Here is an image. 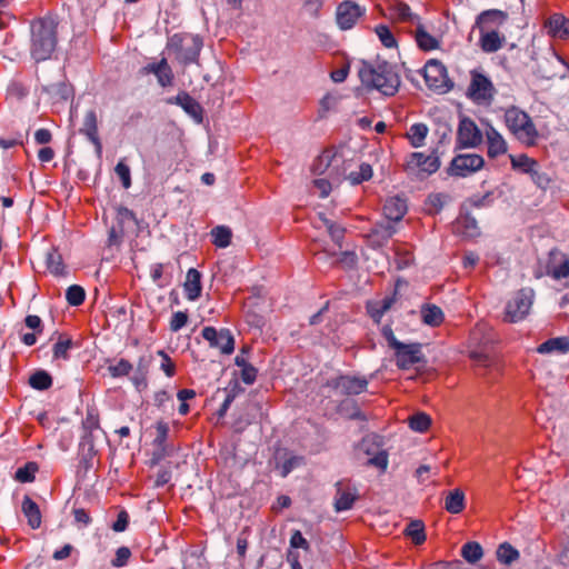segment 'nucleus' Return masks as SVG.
Returning a JSON list of instances; mask_svg holds the SVG:
<instances>
[{
  "label": "nucleus",
  "instance_id": "obj_38",
  "mask_svg": "<svg viewBox=\"0 0 569 569\" xmlns=\"http://www.w3.org/2000/svg\"><path fill=\"white\" fill-rule=\"evenodd\" d=\"M107 370L112 378H122L129 376L133 366L127 359H119L116 362H109Z\"/></svg>",
  "mask_w": 569,
  "mask_h": 569
},
{
  "label": "nucleus",
  "instance_id": "obj_10",
  "mask_svg": "<svg viewBox=\"0 0 569 569\" xmlns=\"http://www.w3.org/2000/svg\"><path fill=\"white\" fill-rule=\"evenodd\" d=\"M327 386L340 396H357L367 390L368 380L366 378L340 376L327 382Z\"/></svg>",
  "mask_w": 569,
  "mask_h": 569
},
{
  "label": "nucleus",
  "instance_id": "obj_28",
  "mask_svg": "<svg viewBox=\"0 0 569 569\" xmlns=\"http://www.w3.org/2000/svg\"><path fill=\"white\" fill-rule=\"evenodd\" d=\"M22 512L28 519V525L32 529L41 526V512L39 506L29 497L24 496L22 501Z\"/></svg>",
  "mask_w": 569,
  "mask_h": 569
},
{
  "label": "nucleus",
  "instance_id": "obj_23",
  "mask_svg": "<svg viewBox=\"0 0 569 569\" xmlns=\"http://www.w3.org/2000/svg\"><path fill=\"white\" fill-rule=\"evenodd\" d=\"M183 288L186 297L190 301H194L201 296V273L197 269L191 268L188 270Z\"/></svg>",
  "mask_w": 569,
  "mask_h": 569
},
{
  "label": "nucleus",
  "instance_id": "obj_51",
  "mask_svg": "<svg viewBox=\"0 0 569 569\" xmlns=\"http://www.w3.org/2000/svg\"><path fill=\"white\" fill-rule=\"evenodd\" d=\"M376 33H377L379 40L381 41V43L386 48H395L397 46L396 38L387 26H385V24L377 26Z\"/></svg>",
  "mask_w": 569,
  "mask_h": 569
},
{
  "label": "nucleus",
  "instance_id": "obj_22",
  "mask_svg": "<svg viewBox=\"0 0 569 569\" xmlns=\"http://www.w3.org/2000/svg\"><path fill=\"white\" fill-rule=\"evenodd\" d=\"M86 435L83 436L82 446H88V452L90 456L94 455V445L92 441V432L100 428L98 413L93 410H88L86 419L82 422Z\"/></svg>",
  "mask_w": 569,
  "mask_h": 569
},
{
  "label": "nucleus",
  "instance_id": "obj_1",
  "mask_svg": "<svg viewBox=\"0 0 569 569\" xmlns=\"http://www.w3.org/2000/svg\"><path fill=\"white\" fill-rule=\"evenodd\" d=\"M362 86L367 90H377L383 96H395L400 87V77L395 67L387 61H362L358 70Z\"/></svg>",
  "mask_w": 569,
  "mask_h": 569
},
{
  "label": "nucleus",
  "instance_id": "obj_30",
  "mask_svg": "<svg viewBox=\"0 0 569 569\" xmlns=\"http://www.w3.org/2000/svg\"><path fill=\"white\" fill-rule=\"evenodd\" d=\"M445 509L453 515L460 513L465 509V493L461 489L449 491L445 500Z\"/></svg>",
  "mask_w": 569,
  "mask_h": 569
},
{
  "label": "nucleus",
  "instance_id": "obj_32",
  "mask_svg": "<svg viewBox=\"0 0 569 569\" xmlns=\"http://www.w3.org/2000/svg\"><path fill=\"white\" fill-rule=\"evenodd\" d=\"M415 39L418 47L423 51H431L439 47V41L418 24L415 31Z\"/></svg>",
  "mask_w": 569,
  "mask_h": 569
},
{
  "label": "nucleus",
  "instance_id": "obj_36",
  "mask_svg": "<svg viewBox=\"0 0 569 569\" xmlns=\"http://www.w3.org/2000/svg\"><path fill=\"white\" fill-rule=\"evenodd\" d=\"M405 535L409 537L415 545H421L426 541L425 525L421 520H412L405 529Z\"/></svg>",
  "mask_w": 569,
  "mask_h": 569
},
{
  "label": "nucleus",
  "instance_id": "obj_57",
  "mask_svg": "<svg viewBox=\"0 0 569 569\" xmlns=\"http://www.w3.org/2000/svg\"><path fill=\"white\" fill-rule=\"evenodd\" d=\"M158 355L162 358V361H161V365H160L161 370H163V372L168 377L174 376V373H176V365L173 363L171 358L163 350H159Z\"/></svg>",
  "mask_w": 569,
  "mask_h": 569
},
{
  "label": "nucleus",
  "instance_id": "obj_62",
  "mask_svg": "<svg viewBox=\"0 0 569 569\" xmlns=\"http://www.w3.org/2000/svg\"><path fill=\"white\" fill-rule=\"evenodd\" d=\"M313 188L318 191L321 198H326L331 191V183L327 179L320 178L313 181Z\"/></svg>",
  "mask_w": 569,
  "mask_h": 569
},
{
  "label": "nucleus",
  "instance_id": "obj_9",
  "mask_svg": "<svg viewBox=\"0 0 569 569\" xmlns=\"http://www.w3.org/2000/svg\"><path fill=\"white\" fill-rule=\"evenodd\" d=\"M485 160L480 154L466 153L456 156L449 167V174L456 177H467L480 170Z\"/></svg>",
  "mask_w": 569,
  "mask_h": 569
},
{
  "label": "nucleus",
  "instance_id": "obj_63",
  "mask_svg": "<svg viewBox=\"0 0 569 569\" xmlns=\"http://www.w3.org/2000/svg\"><path fill=\"white\" fill-rule=\"evenodd\" d=\"M128 523H129V515L127 511L121 510L118 513L117 520L112 525V529L116 532H122L127 529Z\"/></svg>",
  "mask_w": 569,
  "mask_h": 569
},
{
  "label": "nucleus",
  "instance_id": "obj_18",
  "mask_svg": "<svg viewBox=\"0 0 569 569\" xmlns=\"http://www.w3.org/2000/svg\"><path fill=\"white\" fill-rule=\"evenodd\" d=\"M80 132L93 143L98 156H101L102 144L98 136V120L94 110H88L86 112Z\"/></svg>",
  "mask_w": 569,
  "mask_h": 569
},
{
  "label": "nucleus",
  "instance_id": "obj_64",
  "mask_svg": "<svg viewBox=\"0 0 569 569\" xmlns=\"http://www.w3.org/2000/svg\"><path fill=\"white\" fill-rule=\"evenodd\" d=\"M183 569H208V563L198 555H191L189 562L184 563Z\"/></svg>",
  "mask_w": 569,
  "mask_h": 569
},
{
  "label": "nucleus",
  "instance_id": "obj_7",
  "mask_svg": "<svg viewBox=\"0 0 569 569\" xmlns=\"http://www.w3.org/2000/svg\"><path fill=\"white\" fill-rule=\"evenodd\" d=\"M496 89L489 78L483 73L472 70L471 80L468 87V97L479 104H490Z\"/></svg>",
  "mask_w": 569,
  "mask_h": 569
},
{
  "label": "nucleus",
  "instance_id": "obj_26",
  "mask_svg": "<svg viewBox=\"0 0 569 569\" xmlns=\"http://www.w3.org/2000/svg\"><path fill=\"white\" fill-rule=\"evenodd\" d=\"M505 37L500 36L498 31L481 30L480 47L485 52L492 53L501 49Z\"/></svg>",
  "mask_w": 569,
  "mask_h": 569
},
{
  "label": "nucleus",
  "instance_id": "obj_35",
  "mask_svg": "<svg viewBox=\"0 0 569 569\" xmlns=\"http://www.w3.org/2000/svg\"><path fill=\"white\" fill-rule=\"evenodd\" d=\"M451 200L448 193H431L426 200V208L429 213L436 214Z\"/></svg>",
  "mask_w": 569,
  "mask_h": 569
},
{
  "label": "nucleus",
  "instance_id": "obj_16",
  "mask_svg": "<svg viewBox=\"0 0 569 569\" xmlns=\"http://www.w3.org/2000/svg\"><path fill=\"white\" fill-rule=\"evenodd\" d=\"M547 274L555 280L567 278L569 276V257L560 250H551L547 263Z\"/></svg>",
  "mask_w": 569,
  "mask_h": 569
},
{
  "label": "nucleus",
  "instance_id": "obj_52",
  "mask_svg": "<svg viewBox=\"0 0 569 569\" xmlns=\"http://www.w3.org/2000/svg\"><path fill=\"white\" fill-rule=\"evenodd\" d=\"M323 224L326 226L331 239L338 244V246H341V241L345 237V229L332 222L331 220L327 219V218H321Z\"/></svg>",
  "mask_w": 569,
  "mask_h": 569
},
{
  "label": "nucleus",
  "instance_id": "obj_21",
  "mask_svg": "<svg viewBox=\"0 0 569 569\" xmlns=\"http://www.w3.org/2000/svg\"><path fill=\"white\" fill-rule=\"evenodd\" d=\"M171 103L180 106L188 114L197 121L202 120V108L189 93L180 92L170 100Z\"/></svg>",
  "mask_w": 569,
  "mask_h": 569
},
{
  "label": "nucleus",
  "instance_id": "obj_27",
  "mask_svg": "<svg viewBox=\"0 0 569 569\" xmlns=\"http://www.w3.org/2000/svg\"><path fill=\"white\" fill-rule=\"evenodd\" d=\"M507 19V13L498 10L491 9L481 12L478 18L476 24L480 28V30L488 29L491 24H501Z\"/></svg>",
  "mask_w": 569,
  "mask_h": 569
},
{
  "label": "nucleus",
  "instance_id": "obj_41",
  "mask_svg": "<svg viewBox=\"0 0 569 569\" xmlns=\"http://www.w3.org/2000/svg\"><path fill=\"white\" fill-rule=\"evenodd\" d=\"M39 470L37 462H27L23 467L17 469L14 479L21 483L34 481L36 473Z\"/></svg>",
  "mask_w": 569,
  "mask_h": 569
},
{
  "label": "nucleus",
  "instance_id": "obj_56",
  "mask_svg": "<svg viewBox=\"0 0 569 569\" xmlns=\"http://www.w3.org/2000/svg\"><path fill=\"white\" fill-rule=\"evenodd\" d=\"M302 462V458L298 456H291L283 461L280 466V472L282 477H287L295 468Z\"/></svg>",
  "mask_w": 569,
  "mask_h": 569
},
{
  "label": "nucleus",
  "instance_id": "obj_4",
  "mask_svg": "<svg viewBox=\"0 0 569 569\" xmlns=\"http://www.w3.org/2000/svg\"><path fill=\"white\" fill-rule=\"evenodd\" d=\"M202 39L197 34L176 33L169 38L167 48L184 64L198 61L202 49Z\"/></svg>",
  "mask_w": 569,
  "mask_h": 569
},
{
  "label": "nucleus",
  "instance_id": "obj_8",
  "mask_svg": "<svg viewBox=\"0 0 569 569\" xmlns=\"http://www.w3.org/2000/svg\"><path fill=\"white\" fill-rule=\"evenodd\" d=\"M360 449L369 457L367 465L386 471L388 453L382 449V440L377 435H368L360 442Z\"/></svg>",
  "mask_w": 569,
  "mask_h": 569
},
{
  "label": "nucleus",
  "instance_id": "obj_12",
  "mask_svg": "<svg viewBox=\"0 0 569 569\" xmlns=\"http://www.w3.org/2000/svg\"><path fill=\"white\" fill-rule=\"evenodd\" d=\"M396 365L399 369L407 370L423 361V353L421 345L416 343H400L395 349Z\"/></svg>",
  "mask_w": 569,
  "mask_h": 569
},
{
  "label": "nucleus",
  "instance_id": "obj_46",
  "mask_svg": "<svg viewBox=\"0 0 569 569\" xmlns=\"http://www.w3.org/2000/svg\"><path fill=\"white\" fill-rule=\"evenodd\" d=\"M29 94V88L18 80H12L7 87V96L17 101L23 100Z\"/></svg>",
  "mask_w": 569,
  "mask_h": 569
},
{
  "label": "nucleus",
  "instance_id": "obj_29",
  "mask_svg": "<svg viewBox=\"0 0 569 569\" xmlns=\"http://www.w3.org/2000/svg\"><path fill=\"white\" fill-rule=\"evenodd\" d=\"M341 158L332 154L330 151H325L320 154L313 163V171L318 174H322L328 172V176L331 177L332 172L330 170L331 167H337L341 162Z\"/></svg>",
  "mask_w": 569,
  "mask_h": 569
},
{
  "label": "nucleus",
  "instance_id": "obj_50",
  "mask_svg": "<svg viewBox=\"0 0 569 569\" xmlns=\"http://www.w3.org/2000/svg\"><path fill=\"white\" fill-rule=\"evenodd\" d=\"M86 298L84 289L78 284H72L67 289L66 299L70 306H80Z\"/></svg>",
  "mask_w": 569,
  "mask_h": 569
},
{
  "label": "nucleus",
  "instance_id": "obj_60",
  "mask_svg": "<svg viewBox=\"0 0 569 569\" xmlns=\"http://www.w3.org/2000/svg\"><path fill=\"white\" fill-rule=\"evenodd\" d=\"M470 358L473 360L475 365L478 367L487 368V367H490L492 363V360L489 357V355L483 351H477V350L471 351Z\"/></svg>",
  "mask_w": 569,
  "mask_h": 569
},
{
  "label": "nucleus",
  "instance_id": "obj_5",
  "mask_svg": "<svg viewBox=\"0 0 569 569\" xmlns=\"http://www.w3.org/2000/svg\"><path fill=\"white\" fill-rule=\"evenodd\" d=\"M535 291L531 288L518 290L506 305L505 320L518 322L525 319L532 307Z\"/></svg>",
  "mask_w": 569,
  "mask_h": 569
},
{
  "label": "nucleus",
  "instance_id": "obj_20",
  "mask_svg": "<svg viewBox=\"0 0 569 569\" xmlns=\"http://www.w3.org/2000/svg\"><path fill=\"white\" fill-rule=\"evenodd\" d=\"M406 212V200L400 197L388 198L383 204V214L389 221H400Z\"/></svg>",
  "mask_w": 569,
  "mask_h": 569
},
{
  "label": "nucleus",
  "instance_id": "obj_45",
  "mask_svg": "<svg viewBox=\"0 0 569 569\" xmlns=\"http://www.w3.org/2000/svg\"><path fill=\"white\" fill-rule=\"evenodd\" d=\"M372 177V168L369 163H361L358 171H351L348 174V180L351 184H360L363 181H368Z\"/></svg>",
  "mask_w": 569,
  "mask_h": 569
},
{
  "label": "nucleus",
  "instance_id": "obj_39",
  "mask_svg": "<svg viewBox=\"0 0 569 569\" xmlns=\"http://www.w3.org/2000/svg\"><path fill=\"white\" fill-rule=\"evenodd\" d=\"M212 243L218 248H227L231 242L232 232L230 228L218 226L211 230Z\"/></svg>",
  "mask_w": 569,
  "mask_h": 569
},
{
  "label": "nucleus",
  "instance_id": "obj_24",
  "mask_svg": "<svg viewBox=\"0 0 569 569\" xmlns=\"http://www.w3.org/2000/svg\"><path fill=\"white\" fill-rule=\"evenodd\" d=\"M537 351L541 355H566L569 351V339L567 337L550 338L542 342Z\"/></svg>",
  "mask_w": 569,
  "mask_h": 569
},
{
  "label": "nucleus",
  "instance_id": "obj_55",
  "mask_svg": "<svg viewBox=\"0 0 569 569\" xmlns=\"http://www.w3.org/2000/svg\"><path fill=\"white\" fill-rule=\"evenodd\" d=\"M156 438L153 440V443L157 447H162L168 438L169 433V426L164 421H158L156 425Z\"/></svg>",
  "mask_w": 569,
  "mask_h": 569
},
{
  "label": "nucleus",
  "instance_id": "obj_48",
  "mask_svg": "<svg viewBox=\"0 0 569 569\" xmlns=\"http://www.w3.org/2000/svg\"><path fill=\"white\" fill-rule=\"evenodd\" d=\"M431 425V418L425 412L415 413L409 418V427L418 432H425Z\"/></svg>",
  "mask_w": 569,
  "mask_h": 569
},
{
  "label": "nucleus",
  "instance_id": "obj_53",
  "mask_svg": "<svg viewBox=\"0 0 569 569\" xmlns=\"http://www.w3.org/2000/svg\"><path fill=\"white\" fill-rule=\"evenodd\" d=\"M72 347V340L69 338H62L60 337L57 343L53 346V357L59 359H68L69 358V350Z\"/></svg>",
  "mask_w": 569,
  "mask_h": 569
},
{
  "label": "nucleus",
  "instance_id": "obj_13",
  "mask_svg": "<svg viewBox=\"0 0 569 569\" xmlns=\"http://www.w3.org/2000/svg\"><path fill=\"white\" fill-rule=\"evenodd\" d=\"M202 337L209 342L210 347L220 349L223 355H230L234 350V339L228 329L217 330L213 327H204Z\"/></svg>",
  "mask_w": 569,
  "mask_h": 569
},
{
  "label": "nucleus",
  "instance_id": "obj_25",
  "mask_svg": "<svg viewBox=\"0 0 569 569\" xmlns=\"http://www.w3.org/2000/svg\"><path fill=\"white\" fill-rule=\"evenodd\" d=\"M546 28L552 37L565 39L569 34V20L562 14H553L548 19Z\"/></svg>",
  "mask_w": 569,
  "mask_h": 569
},
{
  "label": "nucleus",
  "instance_id": "obj_3",
  "mask_svg": "<svg viewBox=\"0 0 569 569\" xmlns=\"http://www.w3.org/2000/svg\"><path fill=\"white\" fill-rule=\"evenodd\" d=\"M503 110V122L510 134L526 147H533L539 139V132L531 117L517 106Z\"/></svg>",
  "mask_w": 569,
  "mask_h": 569
},
{
  "label": "nucleus",
  "instance_id": "obj_37",
  "mask_svg": "<svg viewBox=\"0 0 569 569\" xmlns=\"http://www.w3.org/2000/svg\"><path fill=\"white\" fill-rule=\"evenodd\" d=\"M462 558L469 563L478 562L483 556V549L480 543L476 541H469L461 548Z\"/></svg>",
  "mask_w": 569,
  "mask_h": 569
},
{
  "label": "nucleus",
  "instance_id": "obj_31",
  "mask_svg": "<svg viewBox=\"0 0 569 569\" xmlns=\"http://www.w3.org/2000/svg\"><path fill=\"white\" fill-rule=\"evenodd\" d=\"M421 318L423 323L430 327H438L443 321V312L436 305H425L421 308Z\"/></svg>",
  "mask_w": 569,
  "mask_h": 569
},
{
  "label": "nucleus",
  "instance_id": "obj_58",
  "mask_svg": "<svg viewBox=\"0 0 569 569\" xmlns=\"http://www.w3.org/2000/svg\"><path fill=\"white\" fill-rule=\"evenodd\" d=\"M463 226L466 228V236L475 237L478 234L477 221L470 217H463L458 220V227Z\"/></svg>",
  "mask_w": 569,
  "mask_h": 569
},
{
  "label": "nucleus",
  "instance_id": "obj_54",
  "mask_svg": "<svg viewBox=\"0 0 569 569\" xmlns=\"http://www.w3.org/2000/svg\"><path fill=\"white\" fill-rule=\"evenodd\" d=\"M117 176L120 178L123 188L131 186L130 168L123 161H119L114 168Z\"/></svg>",
  "mask_w": 569,
  "mask_h": 569
},
{
  "label": "nucleus",
  "instance_id": "obj_14",
  "mask_svg": "<svg viewBox=\"0 0 569 569\" xmlns=\"http://www.w3.org/2000/svg\"><path fill=\"white\" fill-rule=\"evenodd\" d=\"M365 12V8H361L356 2L349 0L342 1L338 4L336 10L337 24L341 30H349Z\"/></svg>",
  "mask_w": 569,
  "mask_h": 569
},
{
  "label": "nucleus",
  "instance_id": "obj_17",
  "mask_svg": "<svg viewBox=\"0 0 569 569\" xmlns=\"http://www.w3.org/2000/svg\"><path fill=\"white\" fill-rule=\"evenodd\" d=\"M487 154L489 158H497L507 153L508 143L503 136L490 123L487 124L485 130Z\"/></svg>",
  "mask_w": 569,
  "mask_h": 569
},
{
  "label": "nucleus",
  "instance_id": "obj_34",
  "mask_svg": "<svg viewBox=\"0 0 569 569\" xmlns=\"http://www.w3.org/2000/svg\"><path fill=\"white\" fill-rule=\"evenodd\" d=\"M428 132L429 129L425 123H415L409 128L407 137L413 148H419L423 146Z\"/></svg>",
  "mask_w": 569,
  "mask_h": 569
},
{
  "label": "nucleus",
  "instance_id": "obj_33",
  "mask_svg": "<svg viewBox=\"0 0 569 569\" xmlns=\"http://www.w3.org/2000/svg\"><path fill=\"white\" fill-rule=\"evenodd\" d=\"M510 162L512 169L519 170L528 174L535 173L536 168H539V163L535 159L528 157L525 153L518 156H510Z\"/></svg>",
  "mask_w": 569,
  "mask_h": 569
},
{
  "label": "nucleus",
  "instance_id": "obj_49",
  "mask_svg": "<svg viewBox=\"0 0 569 569\" xmlns=\"http://www.w3.org/2000/svg\"><path fill=\"white\" fill-rule=\"evenodd\" d=\"M519 557L518 550H516L509 543H502L497 550V558L500 562L510 565Z\"/></svg>",
  "mask_w": 569,
  "mask_h": 569
},
{
  "label": "nucleus",
  "instance_id": "obj_2",
  "mask_svg": "<svg viewBox=\"0 0 569 569\" xmlns=\"http://www.w3.org/2000/svg\"><path fill=\"white\" fill-rule=\"evenodd\" d=\"M57 22L41 18L31 23L30 54L38 63L51 58L58 43Z\"/></svg>",
  "mask_w": 569,
  "mask_h": 569
},
{
  "label": "nucleus",
  "instance_id": "obj_43",
  "mask_svg": "<svg viewBox=\"0 0 569 569\" xmlns=\"http://www.w3.org/2000/svg\"><path fill=\"white\" fill-rule=\"evenodd\" d=\"M46 262H47L48 270L52 274H54V276L64 274V266L62 262V257L56 249H52L47 253Z\"/></svg>",
  "mask_w": 569,
  "mask_h": 569
},
{
  "label": "nucleus",
  "instance_id": "obj_19",
  "mask_svg": "<svg viewBox=\"0 0 569 569\" xmlns=\"http://www.w3.org/2000/svg\"><path fill=\"white\" fill-rule=\"evenodd\" d=\"M337 493L335 498V508L336 511H346L352 508L353 502L358 498V492L356 488H351L349 485H345L339 481L336 485Z\"/></svg>",
  "mask_w": 569,
  "mask_h": 569
},
{
  "label": "nucleus",
  "instance_id": "obj_15",
  "mask_svg": "<svg viewBox=\"0 0 569 569\" xmlns=\"http://www.w3.org/2000/svg\"><path fill=\"white\" fill-rule=\"evenodd\" d=\"M423 77L429 88L436 90H448L447 86V70L445 66L437 61L430 60L426 63L423 69Z\"/></svg>",
  "mask_w": 569,
  "mask_h": 569
},
{
  "label": "nucleus",
  "instance_id": "obj_44",
  "mask_svg": "<svg viewBox=\"0 0 569 569\" xmlns=\"http://www.w3.org/2000/svg\"><path fill=\"white\" fill-rule=\"evenodd\" d=\"M29 385L37 390H47L52 386V378L47 371L38 370L30 376Z\"/></svg>",
  "mask_w": 569,
  "mask_h": 569
},
{
  "label": "nucleus",
  "instance_id": "obj_59",
  "mask_svg": "<svg viewBox=\"0 0 569 569\" xmlns=\"http://www.w3.org/2000/svg\"><path fill=\"white\" fill-rule=\"evenodd\" d=\"M188 322V315L182 311H177L172 315L170 321V329L172 331H179L182 327H184Z\"/></svg>",
  "mask_w": 569,
  "mask_h": 569
},
{
  "label": "nucleus",
  "instance_id": "obj_11",
  "mask_svg": "<svg viewBox=\"0 0 569 569\" xmlns=\"http://www.w3.org/2000/svg\"><path fill=\"white\" fill-rule=\"evenodd\" d=\"M483 139V134L470 118H462L459 121L457 130V147L458 148H476Z\"/></svg>",
  "mask_w": 569,
  "mask_h": 569
},
{
  "label": "nucleus",
  "instance_id": "obj_61",
  "mask_svg": "<svg viewBox=\"0 0 569 569\" xmlns=\"http://www.w3.org/2000/svg\"><path fill=\"white\" fill-rule=\"evenodd\" d=\"M131 556V551L128 547H120L116 552V557L112 560L113 567H123Z\"/></svg>",
  "mask_w": 569,
  "mask_h": 569
},
{
  "label": "nucleus",
  "instance_id": "obj_47",
  "mask_svg": "<svg viewBox=\"0 0 569 569\" xmlns=\"http://www.w3.org/2000/svg\"><path fill=\"white\" fill-rule=\"evenodd\" d=\"M158 83L161 87H169L172 86L173 82V72L171 67L168 64V61L166 58H162L160 60V69L156 74Z\"/></svg>",
  "mask_w": 569,
  "mask_h": 569
},
{
  "label": "nucleus",
  "instance_id": "obj_6",
  "mask_svg": "<svg viewBox=\"0 0 569 569\" xmlns=\"http://www.w3.org/2000/svg\"><path fill=\"white\" fill-rule=\"evenodd\" d=\"M440 167V160L436 154H426L423 152H412L409 154L405 170L409 176L425 178L435 173Z\"/></svg>",
  "mask_w": 569,
  "mask_h": 569
},
{
  "label": "nucleus",
  "instance_id": "obj_42",
  "mask_svg": "<svg viewBox=\"0 0 569 569\" xmlns=\"http://www.w3.org/2000/svg\"><path fill=\"white\" fill-rule=\"evenodd\" d=\"M393 298H385L381 301L369 303L368 312L376 322H379L385 312L391 308Z\"/></svg>",
  "mask_w": 569,
  "mask_h": 569
},
{
  "label": "nucleus",
  "instance_id": "obj_40",
  "mask_svg": "<svg viewBox=\"0 0 569 569\" xmlns=\"http://www.w3.org/2000/svg\"><path fill=\"white\" fill-rule=\"evenodd\" d=\"M390 11L392 12V16L400 21L415 22L419 20V18L411 12L410 7L402 1L393 3L390 7Z\"/></svg>",
  "mask_w": 569,
  "mask_h": 569
}]
</instances>
